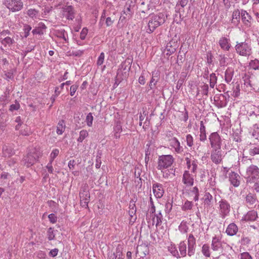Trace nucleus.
Instances as JSON below:
<instances>
[{
	"instance_id": "0eeeda50",
	"label": "nucleus",
	"mask_w": 259,
	"mask_h": 259,
	"mask_svg": "<svg viewBox=\"0 0 259 259\" xmlns=\"http://www.w3.org/2000/svg\"><path fill=\"white\" fill-rule=\"evenodd\" d=\"M235 50L237 53L243 56H249L251 54V48L246 42L237 43L235 47Z\"/></svg>"
},
{
	"instance_id": "f03ea898",
	"label": "nucleus",
	"mask_w": 259,
	"mask_h": 259,
	"mask_svg": "<svg viewBox=\"0 0 259 259\" xmlns=\"http://www.w3.org/2000/svg\"><path fill=\"white\" fill-rule=\"evenodd\" d=\"M211 248L213 251L218 252L219 254L223 255L231 254L233 251L231 246L227 243L222 241L221 239L217 236L212 237Z\"/></svg>"
},
{
	"instance_id": "338daca9",
	"label": "nucleus",
	"mask_w": 259,
	"mask_h": 259,
	"mask_svg": "<svg viewBox=\"0 0 259 259\" xmlns=\"http://www.w3.org/2000/svg\"><path fill=\"white\" fill-rule=\"evenodd\" d=\"M88 32V29L87 28H83L80 33V39L82 40H84Z\"/></svg>"
},
{
	"instance_id": "b1692460",
	"label": "nucleus",
	"mask_w": 259,
	"mask_h": 259,
	"mask_svg": "<svg viewBox=\"0 0 259 259\" xmlns=\"http://www.w3.org/2000/svg\"><path fill=\"white\" fill-rule=\"evenodd\" d=\"M175 44V42L172 41H170L167 44L164 51V53H165L167 56L171 55L176 51V46H173L172 45V44Z\"/></svg>"
},
{
	"instance_id": "79ce46f5",
	"label": "nucleus",
	"mask_w": 259,
	"mask_h": 259,
	"mask_svg": "<svg viewBox=\"0 0 259 259\" xmlns=\"http://www.w3.org/2000/svg\"><path fill=\"white\" fill-rule=\"evenodd\" d=\"M192 195H194L193 200L195 201H198L199 197V190L197 187L195 186L192 188L190 191Z\"/></svg>"
},
{
	"instance_id": "a19ab883",
	"label": "nucleus",
	"mask_w": 259,
	"mask_h": 259,
	"mask_svg": "<svg viewBox=\"0 0 259 259\" xmlns=\"http://www.w3.org/2000/svg\"><path fill=\"white\" fill-rule=\"evenodd\" d=\"M189 227L187 221H183L179 226V230L182 233H186Z\"/></svg>"
},
{
	"instance_id": "a878e982",
	"label": "nucleus",
	"mask_w": 259,
	"mask_h": 259,
	"mask_svg": "<svg viewBox=\"0 0 259 259\" xmlns=\"http://www.w3.org/2000/svg\"><path fill=\"white\" fill-rule=\"evenodd\" d=\"M15 150L10 146H5L3 148V154L5 157H10L15 154Z\"/></svg>"
},
{
	"instance_id": "72a5a7b5",
	"label": "nucleus",
	"mask_w": 259,
	"mask_h": 259,
	"mask_svg": "<svg viewBox=\"0 0 259 259\" xmlns=\"http://www.w3.org/2000/svg\"><path fill=\"white\" fill-rule=\"evenodd\" d=\"M234 71L232 68H228L225 73V79L227 83H229L232 79Z\"/></svg>"
},
{
	"instance_id": "bf43d9fd",
	"label": "nucleus",
	"mask_w": 259,
	"mask_h": 259,
	"mask_svg": "<svg viewBox=\"0 0 259 259\" xmlns=\"http://www.w3.org/2000/svg\"><path fill=\"white\" fill-rule=\"evenodd\" d=\"M93 116L92 113H89L86 117V122L88 126L91 127L93 124Z\"/></svg>"
},
{
	"instance_id": "f8f14e48",
	"label": "nucleus",
	"mask_w": 259,
	"mask_h": 259,
	"mask_svg": "<svg viewBox=\"0 0 259 259\" xmlns=\"http://www.w3.org/2000/svg\"><path fill=\"white\" fill-rule=\"evenodd\" d=\"M245 200L247 205L251 208L255 207L258 202L256 195L250 192L246 195Z\"/></svg>"
},
{
	"instance_id": "f704fd0d",
	"label": "nucleus",
	"mask_w": 259,
	"mask_h": 259,
	"mask_svg": "<svg viewBox=\"0 0 259 259\" xmlns=\"http://www.w3.org/2000/svg\"><path fill=\"white\" fill-rule=\"evenodd\" d=\"M162 215L161 212H159L157 214H155L152 219V225H155L157 226L161 224L162 223Z\"/></svg>"
},
{
	"instance_id": "20e7f679",
	"label": "nucleus",
	"mask_w": 259,
	"mask_h": 259,
	"mask_svg": "<svg viewBox=\"0 0 259 259\" xmlns=\"http://www.w3.org/2000/svg\"><path fill=\"white\" fill-rule=\"evenodd\" d=\"M174 162V158L171 155L159 156L157 168L158 170H164L170 167Z\"/></svg>"
},
{
	"instance_id": "4d7b16f0",
	"label": "nucleus",
	"mask_w": 259,
	"mask_h": 259,
	"mask_svg": "<svg viewBox=\"0 0 259 259\" xmlns=\"http://www.w3.org/2000/svg\"><path fill=\"white\" fill-rule=\"evenodd\" d=\"M240 85L238 83H236V85L233 88V92L232 96L234 97H237L240 95Z\"/></svg>"
},
{
	"instance_id": "4c0bfd02",
	"label": "nucleus",
	"mask_w": 259,
	"mask_h": 259,
	"mask_svg": "<svg viewBox=\"0 0 259 259\" xmlns=\"http://www.w3.org/2000/svg\"><path fill=\"white\" fill-rule=\"evenodd\" d=\"M161 172H162V176L164 178H168L171 177V176H175V169L173 168L165 169L164 170H161Z\"/></svg>"
},
{
	"instance_id": "58836bf2",
	"label": "nucleus",
	"mask_w": 259,
	"mask_h": 259,
	"mask_svg": "<svg viewBox=\"0 0 259 259\" xmlns=\"http://www.w3.org/2000/svg\"><path fill=\"white\" fill-rule=\"evenodd\" d=\"M65 128V124L64 120H60L57 126L56 132L58 135H62L64 132Z\"/></svg>"
},
{
	"instance_id": "aec40b11",
	"label": "nucleus",
	"mask_w": 259,
	"mask_h": 259,
	"mask_svg": "<svg viewBox=\"0 0 259 259\" xmlns=\"http://www.w3.org/2000/svg\"><path fill=\"white\" fill-rule=\"evenodd\" d=\"M238 230L237 226L235 223L230 224L226 230V233L228 235L232 236L236 234Z\"/></svg>"
},
{
	"instance_id": "bb28decb",
	"label": "nucleus",
	"mask_w": 259,
	"mask_h": 259,
	"mask_svg": "<svg viewBox=\"0 0 259 259\" xmlns=\"http://www.w3.org/2000/svg\"><path fill=\"white\" fill-rule=\"evenodd\" d=\"M206 133L205 126L204 125L203 121H200L199 140L201 142H205L206 140Z\"/></svg>"
},
{
	"instance_id": "412c9836",
	"label": "nucleus",
	"mask_w": 259,
	"mask_h": 259,
	"mask_svg": "<svg viewBox=\"0 0 259 259\" xmlns=\"http://www.w3.org/2000/svg\"><path fill=\"white\" fill-rule=\"evenodd\" d=\"M63 12L65 13L67 19L72 20L74 18V12L72 6H65L63 8Z\"/></svg>"
},
{
	"instance_id": "e2e57ef3",
	"label": "nucleus",
	"mask_w": 259,
	"mask_h": 259,
	"mask_svg": "<svg viewBox=\"0 0 259 259\" xmlns=\"http://www.w3.org/2000/svg\"><path fill=\"white\" fill-rule=\"evenodd\" d=\"M104 58H105V54L103 52H102L100 56H99L97 61V64L98 66H101L102 65L104 61Z\"/></svg>"
},
{
	"instance_id": "603ef678",
	"label": "nucleus",
	"mask_w": 259,
	"mask_h": 259,
	"mask_svg": "<svg viewBox=\"0 0 259 259\" xmlns=\"http://www.w3.org/2000/svg\"><path fill=\"white\" fill-rule=\"evenodd\" d=\"M23 129L20 130V134L23 136H29L31 134L30 128L26 125H24L22 126Z\"/></svg>"
},
{
	"instance_id": "13d9d810",
	"label": "nucleus",
	"mask_w": 259,
	"mask_h": 259,
	"mask_svg": "<svg viewBox=\"0 0 259 259\" xmlns=\"http://www.w3.org/2000/svg\"><path fill=\"white\" fill-rule=\"evenodd\" d=\"M48 239L49 240H52L54 239L55 235L54 230L52 228H49L47 232Z\"/></svg>"
},
{
	"instance_id": "1a4fd4ad",
	"label": "nucleus",
	"mask_w": 259,
	"mask_h": 259,
	"mask_svg": "<svg viewBox=\"0 0 259 259\" xmlns=\"http://www.w3.org/2000/svg\"><path fill=\"white\" fill-rule=\"evenodd\" d=\"M208 139L212 148H221L222 140L217 132L210 134Z\"/></svg>"
},
{
	"instance_id": "49530a36",
	"label": "nucleus",
	"mask_w": 259,
	"mask_h": 259,
	"mask_svg": "<svg viewBox=\"0 0 259 259\" xmlns=\"http://www.w3.org/2000/svg\"><path fill=\"white\" fill-rule=\"evenodd\" d=\"M27 14L31 18L36 19L38 14V11L34 9H30L27 11Z\"/></svg>"
},
{
	"instance_id": "6ab92c4d",
	"label": "nucleus",
	"mask_w": 259,
	"mask_h": 259,
	"mask_svg": "<svg viewBox=\"0 0 259 259\" xmlns=\"http://www.w3.org/2000/svg\"><path fill=\"white\" fill-rule=\"evenodd\" d=\"M258 218V214L256 211L251 210L249 211L243 217V220L246 221H255Z\"/></svg>"
},
{
	"instance_id": "a211bd4d",
	"label": "nucleus",
	"mask_w": 259,
	"mask_h": 259,
	"mask_svg": "<svg viewBox=\"0 0 259 259\" xmlns=\"http://www.w3.org/2000/svg\"><path fill=\"white\" fill-rule=\"evenodd\" d=\"M240 176L235 172H231L229 174V181L234 187H238L240 185Z\"/></svg>"
},
{
	"instance_id": "c85d7f7f",
	"label": "nucleus",
	"mask_w": 259,
	"mask_h": 259,
	"mask_svg": "<svg viewBox=\"0 0 259 259\" xmlns=\"http://www.w3.org/2000/svg\"><path fill=\"white\" fill-rule=\"evenodd\" d=\"M204 205L207 207L211 206L213 202V197L209 192H205L203 197Z\"/></svg>"
},
{
	"instance_id": "2f4dec72",
	"label": "nucleus",
	"mask_w": 259,
	"mask_h": 259,
	"mask_svg": "<svg viewBox=\"0 0 259 259\" xmlns=\"http://www.w3.org/2000/svg\"><path fill=\"white\" fill-rule=\"evenodd\" d=\"M136 209L135 208V205L134 204H133V206L129 211V215L130 216L129 223L131 225H133L136 220L137 217L136 215Z\"/></svg>"
},
{
	"instance_id": "5701e85b",
	"label": "nucleus",
	"mask_w": 259,
	"mask_h": 259,
	"mask_svg": "<svg viewBox=\"0 0 259 259\" xmlns=\"http://www.w3.org/2000/svg\"><path fill=\"white\" fill-rule=\"evenodd\" d=\"M225 96L222 94L214 97V101L215 106L218 108H222L226 106V103L224 102Z\"/></svg>"
},
{
	"instance_id": "4468645a",
	"label": "nucleus",
	"mask_w": 259,
	"mask_h": 259,
	"mask_svg": "<svg viewBox=\"0 0 259 259\" xmlns=\"http://www.w3.org/2000/svg\"><path fill=\"white\" fill-rule=\"evenodd\" d=\"M182 182L188 187L193 185L194 178L189 171L185 170L184 171L182 178Z\"/></svg>"
},
{
	"instance_id": "6e6d98bb",
	"label": "nucleus",
	"mask_w": 259,
	"mask_h": 259,
	"mask_svg": "<svg viewBox=\"0 0 259 259\" xmlns=\"http://www.w3.org/2000/svg\"><path fill=\"white\" fill-rule=\"evenodd\" d=\"M186 142L187 146L191 148L194 145L193 138L190 134L186 136Z\"/></svg>"
},
{
	"instance_id": "8fccbe9b",
	"label": "nucleus",
	"mask_w": 259,
	"mask_h": 259,
	"mask_svg": "<svg viewBox=\"0 0 259 259\" xmlns=\"http://www.w3.org/2000/svg\"><path fill=\"white\" fill-rule=\"evenodd\" d=\"M89 136V134L86 130H81L79 133V136L77 139L78 142H82L83 140Z\"/></svg>"
},
{
	"instance_id": "f257e3e1",
	"label": "nucleus",
	"mask_w": 259,
	"mask_h": 259,
	"mask_svg": "<svg viewBox=\"0 0 259 259\" xmlns=\"http://www.w3.org/2000/svg\"><path fill=\"white\" fill-rule=\"evenodd\" d=\"M165 21L164 15L161 13L158 14H151L149 15L146 20L147 26L146 31L151 33L159 26L162 25Z\"/></svg>"
},
{
	"instance_id": "ea45409f",
	"label": "nucleus",
	"mask_w": 259,
	"mask_h": 259,
	"mask_svg": "<svg viewBox=\"0 0 259 259\" xmlns=\"http://www.w3.org/2000/svg\"><path fill=\"white\" fill-rule=\"evenodd\" d=\"M122 126L120 123H117L114 127V136L116 139H119L122 132Z\"/></svg>"
},
{
	"instance_id": "5fc2aeb1",
	"label": "nucleus",
	"mask_w": 259,
	"mask_h": 259,
	"mask_svg": "<svg viewBox=\"0 0 259 259\" xmlns=\"http://www.w3.org/2000/svg\"><path fill=\"white\" fill-rule=\"evenodd\" d=\"M20 107V104L17 100L15 101V103L11 105L9 107V111L13 112L14 111L18 110Z\"/></svg>"
},
{
	"instance_id": "9d476101",
	"label": "nucleus",
	"mask_w": 259,
	"mask_h": 259,
	"mask_svg": "<svg viewBox=\"0 0 259 259\" xmlns=\"http://www.w3.org/2000/svg\"><path fill=\"white\" fill-rule=\"evenodd\" d=\"M223 155L221 148H212L211 151L210 158L212 161L218 164L222 162Z\"/></svg>"
},
{
	"instance_id": "c03bdc74",
	"label": "nucleus",
	"mask_w": 259,
	"mask_h": 259,
	"mask_svg": "<svg viewBox=\"0 0 259 259\" xmlns=\"http://www.w3.org/2000/svg\"><path fill=\"white\" fill-rule=\"evenodd\" d=\"M250 155L253 156L259 154V145H254L251 146L248 151Z\"/></svg>"
},
{
	"instance_id": "3c124183",
	"label": "nucleus",
	"mask_w": 259,
	"mask_h": 259,
	"mask_svg": "<svg viewBox=\"0 0 259 259\" xmlns=\"http://www.w3.org/2000/svg\"><path fill=\"white\" fill-rule=\"evenodd\" d=\"M188 245L196 246V239L192 234H190L188 237Z\"/></svg>"
},
{
	"instance_id": "69168bd1",
	"label": "nucleus",
	"mask_w": 259,
	"mask_h": 259,
	"mask_svg": "<svg viewBox=\"0 0 259 259\" xmlns=\"http://www.w3.org/2000/svg\"><path fill=\"white\" fill-rule=\"evenodd\" d=\"M157 82V80H155L154 78V76H152L151 80L149 83V87L151 90L153 89L155 87L156 83Z\"/></svg>"
},
{
	"instance_id": "4be33fe9",
	"label": "nucleus",
	"mask_w": 259,
	"mask_h": 259,
	"mask_svg": "<svg viewBox=\"0 0 259 259\" xmlns=\"http://www.w3.org/2000/svg\"><path fill=\"white\" fill-rule=\"evenodd\" d=\"M148 247L145 245H141L137 246L136 254H139L141 258L144 257L148 253Z\"/></svg>"
},
{
	"instance_id": "473e14b6",
	"label": "nucleus",
	"mask_w": 259,
	"mask_h": 259,
	"mask_svg": "<svg viewBox=\"0 0 259 259\" xmlns=\"http://www.w3.org/2000/svg\"><path fill=\"white\" fill-rule=\"evenodd\" d=\"M168 250L174 256L177 258H180V255L174 244H171L168 246Z\"/></svg>"
},
{
	"instance_id": "f3484780",
	"label": "nucleus",
	"mask_w": 259,
	"mask_h": 259,
	"mask_svg": "<svg viewBox=\"0 0 259 259\" xmlns=\"http://www.w3.org/2000/svg\"><path fill=\"white\" fill-rule=\"evenodd\" d=\"M230 39L226 37H222L219 41V44L224 51H228L231 47V44L229 42Z\"/></svg>"
},
{
	"instance_id": "2eb2a0df",
	"label": "nucleus",
	"mask_w": 259,
	"mask_h": 259,
	"mask_svg": "<svg viewBox=\"0 0 259 259\" xmlns=\"http://www.w3.org/2000/svg\"><path fill=\"white\" fill-rule=\"evenodd\" d=\"M241 17L244 25L247 27H250L251 25V20L252 19L251 16L246 11L241 10Z\"/></svg>"
},
{
	"instance_id": "052dcab7",
	"label": "nucleus",
	"mask_w": 259,
	"mask_h": 259,
	"mask_svg": "<svg viewBox=\"0 0 259 259\" xmlns=\"http://www.w3.org/2000/svg\"><path fill=\"white\" fill-rule=\"evenodd\" d=\"M201 93L202 95L207 96L209 91L208 85L207 84H203L201 86Z\"/></svg>"
},
{
	"instance_id": "9b49d317",
	"label": "nucleus",
	"mask_w": 259,
	"mask_h": 259,
	"mask_svg": "<svg viewBox=\"0 0 259 259\" xmlns=\"http://www.w3.org/2000/svg\"><path fill=\"white\" fill-rule=\"evenodd\" d=\"M169 146L175 150L177 153H181L183 151V148L177 138H171L167 140Z\"/></svg>"
},
{
	"instance_id": "ddd939ff",
	"label": "nucleus",
	"mask_w": 259,
	"mask_h": 259,
	"mask_svg": "<svg viewBox=\"0 0 259 259\" xmlns=\"http://www.w3.org/2000/svg\"><path fill=\"white\" fill-rule=\"evenodd\" d=\"M152 190L155 196L157 198H161L164 192L162 185L158 183L153 184Z\"/></svg>"
},
{
	"instance_id": "680f3d73",
	"label": "nucleus",
	"mask_w": 259,
	"mask_h": 259,
	"mask_svg": "<svg viewBox=\"0 0 259 259\" xmlns=\"http://www.w3.org/2000/svg\"><path fill=\"white\" fill-rule=\"evenodd\" d=\"M196 246L188 245V255L189 256L193 255L195 253Z\"/></svg>"
},
{
	"instance_id": "393cba45",
	"label": "nucleus",
	"mask_w": 259,
	"mask_h": 259,
	"mask_svg": "<svg viewBox=\"0 0 259 259\" xmlns=\"http://www.w3.org/2000/svg\"><path fill=\"white\" fill-rule=\"evenodd\" d=\"M55 35L64 39L65 42H67L68 39V34L64 29L56 30L55 31Z\"/></svg>"
},
{
	"instance_id": "37998d69",
	"label": "nucleus",
	"mask_w": 259,
	"mask_h": 259,
	"mask_svg": "<svg viewBox=\"0 0 259 259\" xmlns=\"http://www.w3.org/2000/svg\"><path fill=\"white\" fill-rule=\"evenodd\" d=\"M202 253L205 257H210V250L208 244H204V245H203L202 247Z\"/></svg>"
},
{
	"instance_id": "6e6552de",
	"label": "nucleus",
	"mask_w": 259,
	"mask_h": 259,
	"mask_svg": "<svg viewBox=\"0 0 259 259\" xmlns=\"http://www.w3.org/2000/svg\"><path fill=\"white\" fill-rule=\"evenodd\" d=\"M219 204L220 214L222 218L224 219L230 213L231 210L230 203L226 200L222 199Z\"/></svg>"
},
{
	"instance_id": "423d86ee",
	"label": "nucleus",
	"mask_w": 259,
	"mask_h": 259,
	"mask_svg": "<svg viewBox=\"0 0 259 259\" xmlns=\"http://www.w3.org/2000/svg\"><path fill=\"white\" fill-rule=\"evenodd\" d=\"M246 175L247 183H255L259 179V168L255 165L251 164L246 168Z\"/></svg>"
},
{
	"instance_id": "cd10ccee",
	"label": "nucleus",
	"mask_w": 259,
	"mask_h": 259,
	"mask_svg": "<svg viewBox=\"0 0 259 259\" xmlns=\"http://www.w3.org/2000/svg\"><path fill=\"white\" fill-rule=\"evenodd\" d=\"M179 254L180 255V258L185 257L187 255V245L186 243L183 241H181L179 244Z\"/></svg>"
},
{
	"instance_id": "09e8293b",
	"label": "nucleus",
	"mask_w": 259,
	"mask_h": 259,
	"mask_svg": "<svg viewBox=\"0 0 259 259\" xmlns=\"http://www.w3.org/2000/svg\"><path fill=\"white\" fill-rule=\"evenodd\" d=\"M249 66L254 70L259 69V60L256 59L251 60Z\"/></svg>"
},
{
	"instance_id": "774afa93",
	"label": "nucleus",
	"mask_w": 259,
	"mask_h": 259,
	"mask_svg": "<svg viewBox=\"0 0 259 259\" xmlns=\"http://www.w3.org/2000/svg\"><path fill=\"white\" fill-rule=\"evenodd\" d=\"M240 259H252V258L248 252H244L241 253Z\"/></svg>"
},
{
	"instance_id": "864d4df0",
	"label": "nucleus",
	"mask_w": 259,
	"mask_h": 259,
	"mask_svg": "<svg viewBox=\"0 0 259 259\" xmlns=\"http://www.w3.org/2000/svg\"><path fill=\"white\" fill-rule=\"evenodd\" d=\"M123 255L120 250L119 249H117L116 252L114 253L112 259H123ZM111 257L112 256L110 257V259H111Z\"/></svg>"
},
{
	"instance_id": "c9c22d12",
	"label": "nucleus",
	"mask_w": 259,
	"mask_h": 259,
	"mask_svg": "<svg viewBox=\"0 0 259 259\" xmlns=\"http://www.w3.org/2000/svg\"><path fill=\"white\" fill-rule=\"evenodd\" d=\"M1 42L5 47H7V46L10 47L15 42L14 39L9 36H6L3 38H1Z\"/></svg>"
},
{
	"instance_id": "c756f323",
	"label": "nucleus",
	"mask_w": 259,
	"mask_h": 259,
	"mask_svg": "<svg viewBox=\"0 0 259 259\" xmlns=\"http://www.w3.org/2000/svg\"><path fill=\"white\" fill-rule=\"evenodd\" d=\"M47 27L45 24L42 22H40L38 24L37 27L33 29L32 32L33 34H43V31Z\"/></svg>"
},
{
	"instance_id": "e433bc0d",
	"label": "nucleus",
	"mask_w": 259,
	"mask_h": 259,
	"mask_svg": "<svg viewBox=\"0 0 259 259\" xmlns=\"http://www.w3.org/2000/svg\"><path fill=\"white\" fill-rule=\"evenodd\" d=\"M243 78L244 83L243 84H242L241 88L243 90L246 92L249 91L251 87L250 83L251 81L248 76H245Z\"/></svg>"
},
{
	"instance_id": "0e129e2a",
	"label": "nucleus",
	"mask_w": 259,
	"mask_h": 259,
	"mask_svg": "<svg viewBox=\"0 0 259 259\" xmlns=\"http://www.w3.org/2000/svg\"><path fill=\"white\" fill-rule=\"evenodd\" d=\"M59 151L57 149H54L50 154V161H53L55 158L58 155Z\"/></svg>"
},
{
	"instance_id": "de8ad7c7",
	"label": "nucleus",
	"mask_w": 259,
	"mask_h": 259,
	"mask_svg": "<svg viewBox=\"0 0 259 259\" xmlns=\"http://www.w3.org/2000/svg\"><path fill=\"white\" fill-rule=\"evenodd\" d=\"M217 82V77L215 73H212L210 75L209 85L211 88H213Z\"/></svg>"
},
{
	"instance_id": "7ed1b4c3",
	"label": "nucleus",
	"mask_w": 259,
	"mask_h": 259,
	"mask_svg": "<svg viewBox=\"0 0 259 259\" xmlns=\"http://www.w3.org/2000/svg\"><path fill=\"white\" fill-rule=\"evenodd\" d=\"M42 155V151L39 147H33L29 149L27 154L21 160L22 164L29 167L38 161Z\"/></svg>"
},
{
	"instance_id": "a18cd8bd",
	"label": "nucleus",
	"mask_w": 259,
	"mask_h": 259,
	"mask_svg": "<svg viewBox=\"0 0 259 259\" xmlns=\"http://www.w3.org/2000/svg\"><path fill=\"white\" fill-rule=\"evenodd\" d=\"M193 206V203L192 201L186 200L182 206V209L184 211H187L192 209Z\"/></svg>"
},
{
	"instance_id": "39448f33",
	"label": "nucleus",
	"mask_w": 259,
	"mask_h": 259,
	"mask_svg": "<svg viewBox=\"0 0 259 259\" xmlns=\"http://www.w3.org/2000/svg\"><path fill=\"white\" fill-rule=\"evenodd\" d=\"M3 4L12 13L20 11L24 7L22 0H4Z\"/></svg>"
},
{
	"instance_id": "7c9ffc66",
	"label": "nucleus",
	"mask_w": 259,
	"mask_h": 259,
	"mask_svg": "<svg viewBox=\"0 0 259 259\" xmlns=\"http://www.w3.org/2000/svg\"><path fill=\"white\" fill-rule=\"evenodd\" d=\"M241 16V11L237 9L233 11L232 13V18L231 22L232 23L238 24L240 22V18Z\"/></svg>"
},
{
	"instance_id": "dca6fc26",
	"label": "nucleus",
	"mask_w": 259,
	"mask_h": 259,
	"mask_svg": "<svg viewBox=\"0 0 259 259\" xmlns=\"http://www.w3.org/2000/svg\"><path fill=\"white\" fill-rule=\"evenodd\" d=\"M79 197L80 199L85 201H90V194L88 186L84 185L81 187L79 192Z\"/></svg>"
}]
</instances>
